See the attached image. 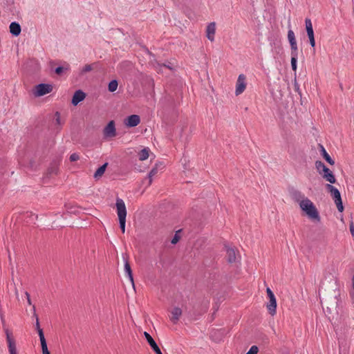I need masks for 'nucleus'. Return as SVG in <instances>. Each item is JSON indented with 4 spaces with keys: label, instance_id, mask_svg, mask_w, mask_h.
<instances>
[{
    "label": "nucleus",
    "instance_id": "32",
    "mask_svg": "<svg viewBox=\"0 0 354 354\" xmlns=\"http://www.w3.org/2000/svg\"><path fill=\"white\" fill-rule=\"evenodd\" d=\"M259 351V348L257 346H252L250 350L246 353V354H257Z\"/></svg>",
    "mask_w": 354,
    "mask_h": 354
},
{
    "label": "nucleus",
    "instance_id": "22",
    "mask_svg": "<svg viewBox=\"0 0 354 354\" xmlns=\"http://www.w3.org/2000/svg\"><path fill=\"white\" fill-rule=\"evenodd\" d=\"M305 26H306V30L308 37L310 36V35H313L314 30H313V24H312L310 19L306 18L305 19Z\"/></svg>",
    "mask_w": 354,
    "mask_h": 354
},
{
    "label": "nucleus",
    "instance_id": "36",
    "mask_svg": "<svg viewBox=\"0 0 354 354\" xmlns=\"http://www.w3.org/2000/svg\"><path fill=\"white\" fill-rule=\"evenodd\" d=\"M294 88L295 91L300 95L301 96V91L300 90V87L299 84L296 81V78H295V82H294Z\"/></svg>",
    "mask_w": 354,
    "mask_h": 354
},
{
    "label": "nucleus",
    "instance_id": "33",
    "mask_svg": "<svg viewBox=\"0 0 354 354\" xmlns=\"http://www.w3.org/2000/svg\"><path fill=\"white\" fill-rule=\"evenodd\" d=\"M32 308H33V310H34V315H33L36 318L35 328H36V330H38V329L41 328L40 324H39V318H38L37 315L35 313V306H33Z\"/></svg>",
    "mask_w": 354,
    "mask_h": 354
},
{
    "label": "nucleus",
    "instance_id": "28",
    "mask_svg": "<svg viewBox=\"0 0 354 354\" xmlns=\"http://www.w3.org/2000/svg\"><path fill=\"white\" fill-rule=\"evenodd\" d=\"M315 167L319 174H322L323 171L325 170L326 168H327L324 163L321 160H317L315 162Z\"/></svg>",
    "mask_w": 354,
    "mask_h": 354
},
{
    "label": "nucleus",
    "instance_id": "26",
    "mask_svg": "<svg viewBox=\"0 0 354 354\" xmlns=\"http://www.w3.org/2000/svg\"><path fill=\"white\" fill-rule=\"evenodd\" d=\"M118 86V81L117 80H112L108 84V91L109 92H114L117 90Z\"/></svg>",
    "mask_w": 354,
    "mask_h": 354
},
{
    "label": "nucleus",
    "instance_id": "35",
    "mask_svg": "<svg viewBox=\"0 0 354 354\" xmlns=\"http://www.w3.org/2000/svg\"><path fill=\"white\" fill-rule=\"evenodd\" d=\"M69 159L71 162H75L80 159V156L77 153H73L70 156Z\"/></svg>",
    "mask_w": 354,
    "mask_h": 354
},
{
    "label": "nucleus",
    "instance_id": "40",
    "mask_svg": "<svg viewBox=\"0 0 354 354\" xmlns=\"http://www.w3.org/2000/svg\"><path fill=\"white\" fill-rule=\"evenodd\" d=\"M55 121L57 124H60V114L58 111L55 113Z\"/></svg>",
    "mask_w": 354,
    "mask_h": 354
},
{
    "label": "nucleus",
    "instance_id": "1",
    "mask_svg": "<svg viewBox=\"0 0 354 354\" xmlns=\"http://www.w3.org/2000/svg\"><path fill=\"white\" fill-rule=\"evenodd\" d=\"M300 208L304 211L309 218L313 221L319 222V213L314 203L308 198H305L299 203Z\"/></svg>",
    "mask_w": 354,
    "mask_h": 354
},
{
    "label": "nucleus",
    "instance_id": "41",
    "mask_svg": "<svg viewBox=\"0 0 354 354\" xmlns=\"http://www.w3.org/2000/svg\"><path fill=\"white\" fill-rule=\"evenodd\" d=\"M26 296L27 297V301L29 305H31L32 303H31V299H30V294L28 292H26Z\"/></svg>",
    "mask_w": 354,
    "mask_h": 354
},
{
    "label": "nucleus",
    "instance_id": "5",
    "mask_svg": "<svg viewBox=\"0 0 354 354\" xmlns=\"http://www.w3.org/2000/svg\"><path fill=\"white\" fill-rule=\"evenodd\" d=\"M5 333L6 335V340L10 354H17L16 342L12 337V333L8 328L5 329Z\"/></svg>",
    "mask_w": 354,
    "mask_h": 354
},
{
    "label": "nucleus",
    "instance_id": "13",
    "mask_svg": "<svg viewBox=\"0 0 354 354\" xmlns=\"http://www.w3.org/2000/svg\"><path fill=\"white\" fill-rule=\"evenodd\" d=\"M226 248V254H227V261L230 263H232L236 262V252L238 251L234 248L227 247Z\"/></svg>",
    "mask_w": 354,
    "mask_h": 354
},
{
    "label": "nucleus",
    "instance_id": "18",
    "mask_svg": "<svg viewBox=\"0 0 354 354\" xmlns=\"http://www.w3.org/2000/svg\"><path fill=\"white\" fill-rule=\"evenodd\" d=\"M10 32L15 37H17L20 35L21 28L19 23L13 21L10 24Z\"/></svg>",
    "mask_w": 354,
    "mask_h": 354
},
{
    "label": "nucleus",
    "instance_id": "11",
    "mask_svg": "<svg viewBox=\"0 0 354 354\" xmlns=\"http://www.w3.org/2000/svg\"><path fill=\"white\" fill-rule=\"evenodd\" d=\"M144 335L147 341L148 344L151 346V349L156 353V354H162L160 348L158 346L157 343L153 339L149 333L144 332Z\"/></svg>",
    "mask_w": 354,
    "mask_h": 354
},
{
    "label": "nucleus",
    "instance_id": "6",
    "mask_svg": "<svg viewBox=\"0 0 354 354\" xmlns=\"http://www.w3.org/2000/svg\"><path fill=\"white\" fill-rule=\"evenodd\" d=\"M103 136L104 138H113L116 136L115 124L113 120L109 121L104 128Z\"/></svg>",
    "mask_w": 354,
    "mask_h": 354
},
{
    "label": "nucleus",
    "instance_id": "23",
    "mask_svg": "<svg viewBox=\"0 0 354 354\" xmlns=\"http://www.w3.org/2000/svg\"><path fill=\"white\" fill-rule=\"evenodd\" d=\"M150 150L148 147H145L142 149L138 153V157L140 160H145L149 156Z\"/></svg>",
    "mask_w": 354,
    "mask_h": 354
},
{
    "label": "nucleus",
    "instance_id": "44",
    "mask_svg": "<svg viewBox=\"0 0 354 354\" xmlns=\"http://www.w3.org/2000/svg\"><path fill=\"white\" fill-rule=\"evenodd\" d=\"M352 288L354 290V274H353V276L352 277Z\"/></svg>",
    "mask_w": 354,
    "mask_h": 354
},
{
    "label": "nucleus",
    "instance_id": "10",
    "mask_svg": "<svg viewBox=\"0 0 354 354\" xmlns=\"http://www.w3.org/2000/svg\"><path fill=\"white\" fill-rule=\"evenodd\" d=\"M124 122L127 127H134L140 124V118L139 115L133 114L127 116Z\"/></svg>",
    "mask_w": 354,
    "mask_h": 354
},
{
    "label": "nucleus",
    "instance_id": "17",
    "mask_svg": "<svg viewBox=\"0 0 354 354\" xmlns=\"http://www.w3.org/2000/svg\"><path fill=\"white\" fill-rule=\"evenodd\" d=\"M267 309L269 312V313L271 315H274L276 314V309H277V300L276 297H273L271 298H269V302L267 304Z\"/></svg>",
    "mask_w": 354,
    "mask_h": 354
},
{
    "label": "nucleus",
    "instance_id": "19",
    "mask_svg": "<svg viewBox=\"0 0 354 354\" xmlns=\"http://www.w3.org/2000/svg\"><path fill=\"white\" fill-rule=\"evenodd\" d=\"M171 317L170 318L171 321L174 323V324H176L179 319H180V317L182 315V310L181 308H180L179 307H174L171 312Z\"/></svg>",
    "mask_w": 354,
    "mask_h": 354
},
{
    "label": "nucleus",
    "instance_id": "31",
    "mask_svg": "<svg viewBox=\"0 0 354 354\" xmlns=\"http://www.w3.org/2000/svg\"><path fill=\"white\" fill-rule=\"evenodd\" d=\"M58 171V167L56 165H53L48 169V174H57Z\"/></svg>",
    "mask_w": 354,
    "mask_h": 354
},
{
    "label": "nucleus",
    "instance_id": "4",
    "mask_svg": "<svg viewBox=\"0 0 354 354\" xmlns=\"http://www.w3.org/2000/svg\"><path fill=\"white\" fill-rule=\"evenodd\" d=\"M53 89V86L50 84H39L35 86L34 95L36 97L43 96L52 92Z\"/></svg>",
    "mask_w": 354,
    "mask_h": 354
},
{
    "label": "nucleus",
    "instance_id": "34",
    "mask_svg": "<svg viewBox=\"0 0 354 354\" xmlns=\"http://www.w3.org/2000/svg\"><path fill=\"white\" fill-rule=\"evenodd\" d=\"M93 69L91 64H86L82 69L81 73H85L91 71Z\"/></svg>",
    "mask_w": 354,
    "mask_h": 354
},
{
    "label": "nucleus",
    "instance_id": "16",
    "mask_svg": "<svg viewBox=\"0 0 354 354\" xmlns=\"http://www.w3.org/2000/svg\"><path fill=\"white\" fill-rule=\"evenodd\" d=\"M37 330L38 332V335H39V337L40 339L42 353H44L50 352L48 349L47 343H46V340L44 337V333L43 329L39 328Z\"/></svg>",
    "mask_w": 354,
    "mask_h": 354
},
{
    "label": "nucleus",
    "instance_id": "9",
    "mask_svg": "<svg viewBox=\"0 0 354 354\" xmlns=\"http://www.w3.org/2000/svg\"><path fill=\"white\" fill-rule=\"evenodd\" d=\"M288 39L290 43L291 53H298V47L293 30L290 29L288 31Z\"/></svg>",
    "mask_w": 354,
    "mask_h": 354
},
{
    "label": "nucleus",
    "instance_id": "21",
    "mask_svg": "<svg viewBox=\"0 0 354 354\" xmlns=\"http://www.w3.org/2000/svg\"><path fill=\"white\" fill-rule=\"evenodd\" d=\"M107 165H108V163L105 162L104 164H103L102 165L99 167L97 168V169L95 171V172L94 173L93 177L96 179H98L99 178H100L104 174L106 169L107 167Z\"/></svg>",
    "mask_w": 354,
    "mask_h": 354
},
{
    "label": "nucleus",
    "instance_id": "43",
    "mask_svg": "<svg viewBox=\"0 0 354 354\" xmlns=\"http://www.w3.org/2000/svg\"><path fill=\"white\" fill-rule=\"evenodd\" d=\"M162 66H165V67H167V68H169L171 70L172 69V68L169 64H163Z\"/></svg>",
    "mask_w": 354,
    "mask_h": 354
},
{
    "label": "nucleus",
    "instance_id": "24",
    "mask_svg": "<svg viewBox=\"0 0 354 354\" xmlns=\"http://www.w3.org/2000/svg\"><path fill=\"white\" fill-rule=\"evenodd\" d=\"M291 196L297 202L300 203L301 200L305 199L304 194L299 190H293L291 192Z\"/></svg>",
    "mask_w": 354,
    "mask_h": 354
},
{
    "label": "nucleus",
    "instance_id": "27",
    "mask_svg": "<svg viewBox=\"0 0 354 354\" xmlns=\"http://www.w3.org/2000/svg\"><path fill=\"white\" fill-rule=\"evenodd\" d=\"M158 165L156 164L155 167H153L151 171H149V173L148 174V179H149V183H148V186L151 185V183H152V180H153V177L157 174L158 172V167H157Z\"/></svg>",
    "mask_w": 354,
    "mask_h": 354
},
{
    "label": "nucleus",
    "instance_id": "7",
    "mask_svg": "<svg viewBox=\"0 0 354 354\" xmlns=\"http://www.w3.org/2000/svg\"><path fill=\"white\" fill-rule=\"evenodd\" d=\"M123 260L124 261V272L127 275V277L129 278V281L132 283V285H134V281H133V272L132 269L131 268L130 263L129 262V257L127 254H122Z\"/></svg>",
    "mask_w": 354,
    "mask_h": 354
},
{
    "label": "nucleus",
    "instance_id": "38",
    "mask_svg": "<svg viewBox=\"0 0 354 354\" xmlns=\"http://www.w3.org/2000/svg\"><path fill=\"white\" fill-rule=\"evenodd\" d=\"M266 292H267L268 299L275 297L273 292L271 290V289L270 288H267Z\"/></svg>",
    "mask_w": 354,
    "mask_h": 354
},
{
    "label": "nucleus",
    "instance_id": "45",
    "mask_svg": "<svg viewBox=\"0 0 354 354\" xmlns=\"http://www.w3.org/2000/svg\"><path fill=\"white\" fill-rule=\"evenodd\" d=\"M43 354H50V352L44 353Z\"/></svg>",
    "mask_w": 354,
    "mask_h": 354
},
{
    "label": "nucleus",
    "instance_id": "20",
    "mask_svg": "<svg viewBox=\"0 0 354 354\" xmlns=\"http://www.w3.org/2000/svg\"><path fill=\"white\" fill-rule=\"evenodd\" d=\"M320 148L321 154L324 160L330 165H333L335 164L334 160L330 156V155L327 153L325 148L322 145H320Z\"/></svg>",
    "mask_w": 354,
    "mask_h": 354
},
{
    "label": "nucleus",
    "instance_id": "3",
    "mask_svg": "<svg viewBox=\"0 0 354 354\" xmlns=\"http://www.w3.org/2000/svg\"><path fill=\"white\" fill-rule=\"evenodd\" d=\"M326 189L330 192L331 197L334 200V202L337 206V208L339 212H342L344 209L341 194L339 191L333 185L330 184L326 185Z\"/></svg>",
    "mask_w": 354,
    "mask_h": 354
},
{
    "label": "nucleus",
    "instance_id": "25",
    "mask_svg": "<svg viewBox=\"0 0 354 354\" xmlns=\"http://www.w3.org/2000/svg\"><path fill=\"white\" fill-rule=\"evenodd\" d=\"M291 55V60H290V62H291V68H292V70L293 71H295V73H296V71H297V57H298V53H290Z\"/></svg>",
    "mask_w": 354,
    "mask_h": 354
},
{
    "label": "nucleus",
    "instance_id": "29",
    "mask_svg": "<svg viewBox=\"0 0 354 354\" xmlns=\"http://www.w3.org/2000/svg\"><path fill=\"white\" fill-rule=\"evenodd\" d=\"M181 231H182V230H179L176 232L174 236H173V238L171 241V243L173 245H176L179 241V240L180 239V236L179 235V233L181 232Z\"/></svg>",
    "mask_w": 354,
    "mask_h": 354
},
{
    "label": "nucleus",
    "instance_id": "37",
    "mask_svg": "<svg viewBox=\"0 0 354 354\" xmlns=\"http://www.w3.org/2000/svg\"><path fill=\"white\" fill-rule=\"evenodd\" d=\"M308 37L309 39V42H310V46L313 48H315V35L308 36Z\"/></svg>",
    "mask_w": 354,
    "mask_h": 354
},
{
    "label": "nucleus",
    "instance_id": "8",
    "mask_svg": "<svg viewBox=\"0 0 354 354\" xmlns=\"http://www.w3.org/2000/svg\"><path fill=\"white\" fill-rule=\"evenodd\" d=\"M245 76L243 74H240L238 77V80L236 85L235 93L236 95L242 93L246 87Z\"/></svg>",
    "mask_w": 354,
    "mask_h": 354
},
{
    "label": "nucleus",
    "instance_id": "14",
    "mask_svg": "<svg viewBox=\"0 0 354 354\" xmlns=\"http://www.w3.org/2000/svg\"><path fill=\"white\" fill-rule=\"evenodd\" d=\"M322 175V177L330 183L334 184L336 183V178L329 168H326V169L323 171Z\"/></svg>",
    "mask_w": 354,
    "mask_h": 354
},
{
    "label": "nucleus",
    "instance_id": "30",
    "mask_svg": "<svg viewBox=\"0 0 354 354\" xmlns=\"http://www.w3.org/2000/svg\"><path fill=\"white\" fill-rule=\"evenodd\" d=\"M68 69V67L59 66L55 68V73L58 75H61L65 71H67Z\"/></svg>",
    "mask_w": 354,
    "mask_h": 354
},
{
    "label": "nucleus",
    "instance_id": "39",
    "mask_svg": "<svg viewBox=\"0 0 354 354\" xmlns=\"http://www.w3.org/2000/svg\"><path fill=\"white\" fill-rule=\"evenodd\" d=\"M349 229H350V232H351V235L353 236H354V223H353V221L350 222Z\"/></svg>",
    "mask_w": 354,
    "mask_h": 354
},
{
    "label": "nucleus",
    "instance_id": "2",
    "mask_svg": "<svg viewBox=\"0 0 354 354\" xmlns=\"http://www.w3.org/2000/svg\"><path fill=\"white\" fill-rule=\"evenodd\" d=\"M117 214L119 219L120 228L122 232H125L127 209L122 199L118 198L116 200Z\"/></svg>",
    "mask_w": 354,
    "mask_h": 354
},
{
    "label": "nucleus",
    "instance_id": "15",
    "mask_svg": "<svg viewBox=\"0 0 354 354\" xmlns=\"http://www.w3.org/2000/svg\"><path fill=\"white\" fill-rule=\"evenodd\" d=\"M206 32L207 39L211 41H214L216 32L215 22H211L207 25Z\"/></svg>",
    "mask_w": 354,
    "mask_h": 354
},
{
    "label": "nucleus",
    "instance_id": "42",
    "mask_svg": "<svg viewBox=\"0 0 354 354\" xmlns=\"http://www.w3.org/2000/svg\"><path fill=\"white\" fill-rule=\"evenodd\" d=\"M0 317H1V320L2 321V322H4V315H3L1 306V308H0Z\"/></svg>",
    "mask_w": 354,
    "mask_h": 354
},
{
    "label": "nucleus",
    "instance_id": "12",
    "mask_svg": "<svg viewBox=\"0 0 354 354\" xmlns=\"http://www.w3.org/2000/svg\"><path fill=\"white\" fill-rule=\"evenodd\" d=\"M86 97V93L82 90H77L72 97L71 104L73 106H77L80 102L83 101Z\"/></svg>",
    "mask_w": 354,
    "mask_h": 354
}]
</instances>
